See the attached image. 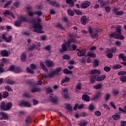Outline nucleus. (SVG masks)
Listing matches in <instances>:
<instances>
[{"mask_svg": "<svg viewBox=\"0 0 126 126\" xmlns=\"http://www.w3.org/2000/svg\"><path fill=\"white\" fill-rule=\"evenodd\" d=\"M82 99L84 101H86L87 102H89V101L90 100V98L89 97V96H88V95L85 94L82 96Z\"/></svg>", "mask_w": 126, "mask_h": 126, "instance_id": "nucleus-23", "label": "nucleus"}, {"mask_svg": "<svg viewBox=\"0 0 126 126\" xmlns=\"http://www.w3.org/2000/svg\"><path fill=\"white\" fill-rule=\"evenodd\" d=\"M103 106L104 107L105 109H106L107 110H110V107L108 106V104L104 103Z\"/></svg>", "mask_w": 126, "mask_h": 126, "instance_id": "nucleus-63", "label": "nucleus"}, {"mask_svg": "<svg viewBox=\"0 0 126 126\" xmlns=\"http://www.w3.org/2000/svg\"><path fill=\"white\" fill-rule=\"evenodd\" d=\"M107 56L108 58H109V59H112V58L113 57V55L112 53H108L107 54Z\"/></svg>", "mask_w": 126, "mask_h": 126, "instance_id": "nucleus-62", "label": "nucleus"}, {"mask_svg": "<svg viewBox=\"0 0 126 126\" xmlns=\"http://www.w3.org/2000/svg\"><path fill=\"white\" fill-rule=\"evenodd\" d=\"M28 14L29 15V16H33V15H34L35 14L32 11H29L28 12Z\"/></svg>", "mask_w": 126, "mask_h": 126, "instance_id": "nucleus-57", "label": "nucleus"}, {"mask_svg": "<svg viewBox=\"0 0 126 126\" xmlns=\"http://www.w3.org/2000/svg\"><path fill=\"white\" fill-rule=\"evenodd\" d=\"M81 22L83 25H86V24L88 22V19H87L86 16H83L81 18Z\"/></svg>", "mask_w": 126, "mask_h": 126, "instance_id": "nucleus-12", "label": "nucleus"}, {"mask_svg": "<svg viewBox=\"0 0 126 126\" xmlns=\"http://www.w3.org/2000/svg\"><path fill=\"white\" fill-rule=\"evenodd\" d=\"M5 88L6 90H7V91H9V92L12 91V89H11V87H10V86H6L5 87Z\"/></svg>", "mask_w": 126, "mask_h": 126, "instance_id": "nucleus-46", "label": "nucleus"}, {"mask_svg": "<svg viewBox=\"0 0 126 126\" xmlns=\"http://www.w3.org/2000/svg\"><path fill=\"white\" fill-rule=\"evenodd\" d=\"M33 22L34 23L32 28L33 31H34V32H36V33H44V32L42 31L43 28H42L41 24L35 23V20H33Z\"/></svg>", "mask_w": 126, "mask_h": 126, "instance_id": "nucleus-4", "label": "nucleus"}, {"mask_svg": "<svg viewBox=\"0 0 126 126\" xmlns=\"http://www.w3.org/2000/svg\"><path fill=\"white\" fill-rule=\"evenodd\" d=\"M68 92V90L67 89H63L62 94L63 96L65 99L68 98V95H67V92Z\"/></svg>", "mask_w": 126, "mask_h": 126, "instance_id": "nucleus-15", "label": "nucleus"}, {"mask_svg": "<svg viewBox=\"0 0 126 126\" xmlns=\"http://www.w3.org/2000/svg\"><path fill=\"white\" fill-rule=\"evenodd\" d=\"M3 14L5 15V16H6L7 15H10L12 18H14V15H13L12 13H10V12H9L8 10H6L5 12H4Z\"/></svg>", "mask_w": 126, "mask_h": 126, "instance_id": "nucleus-18", "label": "nucleus"}, {"mask_svg": "<svg viewBox=\"0 0 126 126\" xmlns=\"http://www.w3.org/2000/svg\"><path fill=\"white\" fill-rule=\"evenodd\" d=\"M126 74V71H121L118 73V75L121 76V75H125Z\"/></svg>", "mask_w": 126, "mask_h": 126, "instance_id": "nucleus-39", "label": "nucleus"}, {"mask_svg": "<svg viewBox=\"0 0 126 126\" xmlns=\"http://www.w3.org/2000/svg\"><path fill=\"white\" fill-rule=\"evenodd\" d=\"M105 78H106V75L99 76L96 77V81H97V82L103 81V80H104Z\"/></svg>", "mask_w": 126, "mask_h": 126, "instance_id": "nucleus-16", "label": "nucleus"}, {"mask_svg": "<svg viewBox=\"0 0 126 126\" xmlns=\"http://www.w3.org/2000/svg\"><path fill=\"white\" fill-rule=\"evenodd\" d=\"M110 52L111 53H115L117 52V48L115 47H112L110 49Z\"/></svg>", "mask_w": 126, "mask_h": 126, "instance_id": "nucleus-50", "label": "nucleus"}, {"mask_svg": "<svg viewBox=\"0 0 126 126\" xmlns=\"http://www.w3.org/2000/svg\"><path fill=\"white\" fill-rule=\"evenodd\" d=\"M37 68V66L35 64H31L30 65V68H27V70L28 72H29L30 73H34V69H36Z\"/></svg>", "mask_w": 126, "mask_h": 126, "instance_id": "nucleus-8", "label": "nucleus"}, {"mask_svg": "<svg viewBox=\"0 0 126 126\" xmlns=\"http://www.w3.org/2000/svg\"><path fill=\"white\" fill-rule=\"evenodd\" d=\"M8 70H9V71H13V72H15V73H20V72H21L20 68L14 65L10 66L8 68Z\"/></svg>", "mask_w": 126, "mask_h": 126, "instance_id": "nucleus-7", "label": "nucleus"}, {"mask_svg": "<svg viewBox=\"0 0 126 126\" xmlns=\"http://www.w3.org/2000/svg\"><path fill=\"white\" fill-rule=\"evenodd\" d=\"M94 114L95 116H101V112H100L99 111H95Z\"/></svg>", "mask_w": 126, "mask_h": 126, "instance_id": "nucleus-64", "label": "nucleus"}, {"mask_svg": "<svg viewBox=\"0 0 126 126\" xmlns=\"http://www.w3.org/2000/svg\"><path fill=\"white\" fill-rule=\"evenodd\" d=\"M6 83L7 84H14L15 83V82L14 81H12L11 80H10L8 78L6 79Z\"/></svg>", "mask_w": 126, "mask_h": 126, "instance_id": "nucleus-26", "label": "nucleus"}, {"mask_svg": "<svg viewBox=\"0 0 126 126\" xmlns=\"http://www.w3.org/2000/svg\"><path fill=\"white\" fill-rule=\"evenodd\" d=\"M120 81L122 82H126V76H122L120 77Z\"/></svg>", "mask_w": 126, "mask_h": 126, "instance_id": "nucleus-37", "label": "nucleus"}, {"mask_svg": "<svg viewBox=\"0 0 126 126\" xmlns=\"http://www.w3.org/2000/svg\"><path fill=\"white\" fill-rule=\"evenodd\" d=\"M25 103L26 101H20L19 103V106H25Z\"/></svg>", "mask_w": 126, "mask_h": 126, "instance_id": "nucleus-56", "label": "nucleus"}, {"mask_svg": "<svg viewBox=\"0 0 126 126\" xmlns=\"http://www.w3.org/2000/svg\"><path fill=\"white\" fill-rule=\"evenodd\" d=\"M45 63L48 67H53L54 66V62L51 60H46Z\"/></svg>", "mask_w": 126, "mask_h": 126, "instance_id": "nucleus-13", "label": "nucleus"}, {"mask_svg": "<svg viewBox=\"0 0 126 126\" xmlns=\"http://www.w3.org/2000/svg\"><path fill=\"white\" fill-rule=\"evenodd\" d=\"M47 94H50V93H52L53 92V90L51 88H47L46 89Z\"/></svg>", "mask_w": 126, "mask_h": 126, "instance_id": "nucleus-44", "label": "nucleus"}, {"mask_svg": "<svg viewBox=\"0 0 126 126\" xmlns=\"http://www.w3.org/2000/svg\"><path fill=\"white\" fill-rule=\"evenodd\" d=\"M99 65V63H98V61L94 60V67H97Z\"/></svg>", "mask_w": 126, "mask_h": 126, "instance_id": "nucleus-43", "label": "nucleus"}, {"mask_svg": "<svg viewBox=\"0 0 126 126\" xmlns=\"http://www.w3.org/2000/svg\"><path fill=\"white\" fill-rule=\"evenodd\" d=\"M104 70L105 71H106V72H109L110 70H111V67H108V66H105L104 67Z\"/></svg>", "mask_w": 126, "mask_h": 126, "instance_id": "nucleus-45", "label": "nucleus"}, {"mask_svg": "<svg viewBox=\"0 0 126 126\" xmlns=\"http://www.w3.org/2000/svg\"><path fill=\"white\" fill-rule=\"evenodd\" d=\"M102 87V85L101 84H96L95 85H94L93 86V88H94V89H100Z\"/></svg>", "mask_w": 126, "mask_h": 126, "instance_id": "nucleus-30", "label": "nucleus"}, {"mask_svg": "<svg viewBox=\"0 0 126 126\" xmlns=\"http://www.w3.org/2000/svg\"><path fill=\"white\" fill-rule=\"evenodd\" d=\"M92 74H101V71L97 69H94L91 71Z\"/></svg>", "mask_w": 126, "mask_h": 126, "instance_id": "nucleus-17", "label": "nucleus"}, {"mask_svg": "<svg viewBox=\"0 0 126 126\" xmlns=\"http://www.w3.org/2000/svg\"><path fill=\"white\" fill-rule=\"evenodd\" d=\"M112 67L113 69H119L120 68H122V65L120 64H116V65H114L112 66Z\"/></svg>", "mask_w": 126, "mask_h": 126, "instance_id": "nucleus-31", "label": "nucleus"}, {"mask_svg": "<svg viewBox=\"0 0 126 126\" xmlns=\"http://www.w3.org/2000/svg\"><path fill=\"white\" fill-rule=\"evenodd\" d=\"M62 70V68L61 67H59L55 70H52L50 72V73L49 74H44V77L45 78H52V77H54L55 75H57L59 74L60 73V71Z\"/></svg>", "mask_w": 126, "mask_h": 126, "instance_id": "nucleus-3", "label": "nucleus"}, {"mask_svg": "<svg viewBox=\"0 0 126 126\" xmlns=\"http://www.w3.org/2000/svg\"><path fill=\"white\" fill-rule=\"evenodd\" d=\"M9 95L8 92L5 91L3 94V98H7Z\"/></svg>", "mask_w": 126, "mask_h": 126, "instance_id": "nucleus-41", "label": "nucleus"}, {"mask_svg": "<svg viewBox=\"0 0 126 126\" xmlns=\"http://www.w3.org/2000/svg\"><path fill=\"white\" fill-rule=\"evenodd\" d=\"M121 126H126V122L125 121H122L121 122Z\"/></svg>", "mask_w": 126, "mask_h": 126, "instance_id": "nucleus-60", "label": "nucleus"}, {"mask_svg": "<svg viewBox=\"0 0 126 126\" xmlns=\"http://www.w3.org/2000/svg\"><path fill=\"white\" fill-rule=\"evenodd\" d=\"M67 13L70 16H73V15H74V12L72 11L71 10H68Z\"/></svg>", "mask_w": 126, "mask_h": 126, "instance_id": "nucleus-34", "label": "nucleus"}, {"mask_svg": "<svg viewBox=\"0 0 126 126\" xmlns=\"http://www.w3.org/2000/svg\"><path fill=\"white\" fill-rule=\"evenodd\" d=\"M89 32L91 34H92L91 36L92 38L98 39V34H97L98 30L96 29H92L91 28H89Z\"/></svg>", "mask_w": 126, "mask_h": 126, "instance_id": "nucleus-6", "label": "nucleus"}, {"mask_svg": "<svg viewBox=\"0 0 126 126\" xmlns=\"http://www.w3.org/2000/svg\"><path fill=\"white\" fill-rule=\"evenodd\" d=\"M11 107H12V103L10 102H8L7 104L4 101H1L0 103V108L3 111H8Z\"/></svg>", "mask_w": 126, "mask_h": 126, "instance_id": "nucleus-5", "label": "nucleus"}, {"mask_svg": "<svg viewBox=\"0 0 126 126\" xmlns=\"http://www.w3.org/2000/svg\"><path fill=\"white\" fill-rule=\"evenodd\" d=\"M0 115L2 116V118L4 120H7L8 119V116H7V114L4 112H1Z\"/></svg>", "mask_w": 126, "mask_h": 126, "instance_id": "nucleus-27", "label": "nucleus"}, {"mask_svg": "<svg viewBox=\"0 0 126 126\" xmlns=\"http://www.w3.org/2000/svg\"><path fill=\"white\" fill-rule=\"evenodd\" d=\"M112 118L115 121H119V120H121V116L118 114L112 115Z\"/></svg>", "mask_w": 126, "mask_h": 126, "instance_id": "nucleus-22", "label": "nucleus"}, {"mask_svg": "<svg viewBox=\"0 0 126 126\" xmlns=\"http://www.w3.org/2000/svg\"><path fill=\"white\" fill-rule=\"evenodd\" d=\"M122 29V26H118L116 27V32L111 33L109 34V36L110 38H115V39H120V40H124L125 37L124 36L122 35V32H121V30Z\"/></svg>", "mask_w": 126, "mask_h": 126, "instance_id": "nucleus-1", "label": "nucleus"}, {"mask_svg": "<svg viewBox=\"0 0 126 126\" xmlns=\"http://www.w3.org/2000/svg\"><path fill=\"white\" fill-rule=\"evenodd\" d=\"M6 33H4L2 35V39L4 40L5 42H7V43H9V42H11V40H12V36H10L8 37H6Z\"/></svg>", "mask_w": 126, "mask_h": 126, "instance_id": "nucleus-9", "label": "nucleus"}, {"mask_svg": "<svg viewBox=\"0 0 126 126\" xmlns=\"http://www.w3.org/2000/svg\"><path fill=\"white\" fill-rule=\"evenodd\" d=\"M35 48H36V45L33 44V45H32V46H30V47H29V50H30V51H33V50H34V49H35Z\"/></svg>", "mask_w": 126, "mask_h": 126, "instance_id": "nucleus-47", "label": "nucleus"}, {"mask_svg": "<svg viewBox=\"0 0 126 126\" xmlns=\"http://www.w3.org/2000/svg\"><path fill=\"white\" fill-rule=\"evenodd\" d=\"M66 2L68 4H69L70 7H72L73 6H74V3H73V1L72 0H66Z\"/></svg>", "mask_w": 126, "mask_h": 126, "instance_id": "nucleus-21", "label": "nucleus"}, {"mask_svg": "<svg viewBox=\"0 0 126 126\" xmlns=\"http://www.w3.org/2000/svg\"><path fill=\"white\" fill-rule=\"evenodd\" d=\"M96 76H91L90 80V83H91V84H94V83L96 81Z\"/></svg>", "mask_w": 126, "mask_h": 126, "instance_id": "nucleus-20", "label": "nucleus"}, {"mask_svg": "<svg viewBox=\"0 0 126 126\" xmlns=\"http://www.w3.org/2000/svg\"><path fill=\"white\" fill-rule=\"evenodd\" d=\"M98 2L100 3V5H101V6H105L106 4V2H104L103 0H98Z\"/></svg>", "mask_w": 126, "mask_h": 126, "instance_id": "nucleus-36", "label": "nucleus"}, {"mask_svg": "<svg viewBox=\"0 0 126 126\" xmlns=\"http://www.w3.org/2000/svg\"><path fill=\"white\" fill-rule=\"evenodd\" d=\"M105 9L107 12H110L111 11V7H105Z\"/></svg>", "mask_w": 126, "mask_h": 126, "instance_id": "nucleus-61", "label": "nucleus"}, {"mask_svg": "<svg viewBox=\"0 0 126 126\" xmlns=\"http://www.w3.org/2000/svg\"><path fill=\"white\" fill-rule=\"evenodd\" d=\"M34 14H36V15H38V16H41L43 13L41 11H35L34 12Z\"/></svg>", "mask_w": 126, "mask_h": 126, "instance_id": "nucleus-49", "label": "nucleus"}, {"mask_svg": "<svg viewBox=\"0 0 126 126\" xmlns=\"http://www.w3.org/2000/svg\"><path fill=\"white\" fill-rule=\"evenodd\" d=\"M66 109L68 111H72V106L69 104L66 105Z\"/></svg>", "mask_w": 126, "mask_h": 126, "instance_id": "nucleus-32", "label": "nucleus"}, {"mask_svg": "<svg viewBox=\"0 0 126 126\" xmlns=\"http://www.w3.org/2000/svg\"><path fill=\"white\" fill-rule=\"evenodd\" d=\"M40 65L42 69H43V70H44V71H48V69H47V67L44 64V63L43 62H40Z\"/></svg>", "mask_w": 126, "mask_h": 126, "instance_id": "nucleus-19", "label": "nucleus"}, {"mask_svg": "<svg viewBox=\"0 0 126 126\" xmlns=\"http://www.w3.org/2000/svg\"><path fill=\"white\" fill-rule=\"evenodd\" d=\"M114 45L117 47H120L122 45V42L121 41H116L114 43Z\"/></svg>", "mask_w": 126, "mask_h": 126, "instance_id": "nucleus-38", "label": "nucleus"}, {"mask_svg": "<svg viewBox=\"0 0 126 126\" xmlns=\"http://www.w3.org/2000/svg\"><path fill=\"white\" fill-rule=\"evenodd\" d=\"M21 60L22 62H25L26 61V54L23 53L21 56Z\"/></svg>", "mask_w": 126, "mask_h": 126, "instance_id": "nucleus-29", "label": "nucleus"}, {"mask_svg": "<svg viewBox=\"0 0 126 126\" xmlns=\"http://www.w3.org/2000/svg\"><path fill=\"white\" fill-rule=\"evenodd\" d=\"M2 66H3V64H0V73H2L4 71Z\"/></svg>", "mask_w": 126, "mask_h": 126, "instance_id": "nucleus-54", "label": "nucleus"}, {"mask_svg": "<svg viewBox=\"0 0 126 126\" xmlns=\"http://www.w3.org/2000/svg\"><path fill=\"white\" fill-rule=\"evenodd\" d=\"M69 81H70V79L68 77H65L62 80L61 83L62 84H63L65 82H69Z\"/></svg>", "mask_w": 126, "mask_h": 126, "instance_id": "nucleus-28", "label": "nucleus"}, {"mask_svg": "<svg viewBox=\"0 0 126 126\" xmlns=\"http://www.w3.org/2000/svg\"><path fill=\"white\" fill-rule=\"evenodd\" d=\"M86 125H87V122L84 121L80 123V126H85Z\"/></svg>", "mask_w": 126, "mask_h": 126, "instance_id": "nucleus-55", "label": "nucleus"}, {"mask_svg": "<svg viewBox=\"0 0 126 126\" xmlns=\"http://www.w3.org/2000/svg\"><path fill=\"white\" fill-rule=\"evenodd\" d=\"M63 72L64 73H65V74H71V73H72V72H71V71L69 70L68 69H64L63 70Z\"/></svg>", "mask_w": 126, "mask_h": 126, "instance_id": "nucleus-33", "label": "nucleus"}, {"mask_svg": "<svg viewBox=\"0 0 126 126\" xmlns=\"http://www.w3.org/2000/svg\"><path fill=\"white\" fill-rule=\"evenodd\" d=\"M77 51H78L77 56L78 57H83L86 53V50L85 49H77Z\"/></svg>", "mask_w": 126, "mask_h": 126, "instance_id": "nucleus-11", "label": "nucleus"}, {"mask_svg": "<svg viewBox=\"0 0 126 126\" xmlns=\"http://www.w3.org/2000/svg\"><path fill=\"white\" fill-rule=\"evenodd\" d=\"M21 24V21H17L14 22V25L17 27L20 26Z\"/></svg>", "mask_w": 126, "mask_h": 126, "instance_id": "nucleus-40", "label": "nucleus"}, {"mask_svg": "<svg viewBox=\"0 0 126 126\" xmlns=\"http://www.w3.org/2000/svg\"><path fill=\"white\" fill-rule=\"evenodd\" d=\"M1 55L2 57H8V52L6 50H2L1 51Z\"/></svg>", "mask_w": 126, "mask_h": 126, "instance_id": "nucleus-24", "label": "nucleus"}, {"mask_svg": "<svg viewBox=\"0 0 126 126\" xmlns=\"http://www.w3.org/2000/svg\"><path fill=\"white\" fill-rule=\"evenodd\" d=\"M39 90H40V89H39L37 88H34L31 90V92H32V93H34V92H38V91H39Z\"/></svg>", "mask_w": 126, "mask_h": 126, "instance_id": "nucleus-48", "label": "nucleus"}, {"mask_svg": "<svg viewBox=\"0 0 126 126\" xmlns=\"http://www.w3.org/2000/svg\"><path fill=\"white\" fill-rule=\"evenodd\" d=\"M50 4H51V5H53V6H57V2L55 1H50Z\"/></svg>", "mask_w": 126, "mask_h": 126, "instance_id": "nucleus-52", "label": "nucleus"}, {"mask_svg": "<svg viewBox=\"0 0 126 126\" xmlns=\"http://www.w3.org/2000/svg\"><path fill=\"white\" fill-rule=\"evenodd\" d=\"M76 89H77L78 90H81V85L77 84L76 86Z\"/></svg>", "mask_w": 126, "mask_h": 126, "instance_id": "nucleus-59", "label": "nucleus"}, {"mask_svg": "<svg viewBox=\"0 0 126 126\" xmlns=\"http://www.w3.org/2000/svg\"><path fill=\"white\" fill-rule=\"evenodd\" d=\"M63 60H70V57L67 55H65L63 57Z\"/></svg>", "mask_w": 126, "mask_h": 126, "instance_id": "nucleus-42", "label": "nucleus"}, {"mask_svg": "<svg viewBox=\"0 0 126 126\" xmlns=\"http://www.w3.org/2000/svg\"><path fill=\"white\" fill-rule=\"evenodd\" d=\"M90 5V2L89 1H85L81 4V8H87Z\"/></svg>", "mask_w": 126, "mask_h": 126, "instance_id": "nucleus-10", "label": "nucleus"}, {"mask_svg": "<svg viewBox=\"0 0 126 126\" xmlns=\"http://www.w3.org/2000/svg\"><path fill=\"white\" fill-rule=\"evenodd\" d=\"M89 109L90 111H93V110H94V105L90 104L89 106Z\"/></svg>", "mask_w": 126, "mask_h": 126, "instance_id": "nucleus-58", "label": "nucleus"}, {"mask_svg": "<svg viewBox=\"0 0 126 126\" xmlns=\"http://www.w3.org/2000/svg\"><path fill=\"white\" fill-rule=\"evenodd\" d=\"M74 11L77 15H82V12H81V11L79 10H74Z\"/></svg>", "mask_w": 126, "mask_h": 126, "instance_id": "nucleus-35", "label": "nucleus"}, {"mask_svg": "<svg viewBox=\"0 0 126 126\" xmlns=\"http://www.w3.org/2000/svg\"><path fill=\"white\" fill-rule=\"evenodd\" d=\"M124 13H125V12H124V11H118L115 15H123V14H124Z\"/></svg>", "mask_w": 126, "mask_h": 126, "instance_id": "nucleus-51", "label": "nucleus"}, {"mask_svg": "<svg viewBox=\"0 0 126 126\" xmlns=\"http://www.w3.org/2000/svg\"><path fill=\"white\" fill-rule=\"evenodd\" d=\"M49 100L52 101V102L55 103V102H57L58 98H57V96H55L53 94H51L49 95Z\"/></svg>", "mask_w": 126, "mask_h": 126, "instance_id": "nucleus-14", "label": "nucleus"}, {"mask_svg": "<svg viewBox=\"0 0 126 126\" xmlns=\"http://www.w3.org/2000/svg\"><path fill=\"white\" fill-rule=\"evenodd\" d=\"M87 57H89L90 58H95L96 57V54L93 52H88Z\"/></svg>", "mask_w": 126, "mask_h": 126, "instance_id": "nucleus-25", "label": "nucleus"}, {"mask_svg": "<svg viewBox=\"0 0 126 126\" xmlns=\"http://www.w3.org/2000/svg\"><path fill=\"white\" fill-rule=\"evenodd\" d=\"M11 2H12V0H10L7 1L4 6V7L5 8V7H6L7 6H8V5H9V4H10V3H11Z\"/></svg>", "mask_w": 126, "mask_h": 126, "instance_id": "nucleus-53", "label": "nucleus"}, {"mask_svg": "<svg viewBox=\"0 0 126 126\" xmlns=\"http://www.w3.org/2000/svg\"><path fill=\"white\" fill-rule=\"evenodd\" d=\"M76 40L74 39H69L68 40L67 42H65L64 43H63L62 46V49L60 50V52L62 53L67 50V48L70 47V44L71 43H75Z\"/></svg>", "mask_w": 126, "mask_h": 126, "instance_id": "nucleus-2", "label": "nucleus"}]
</instances>
